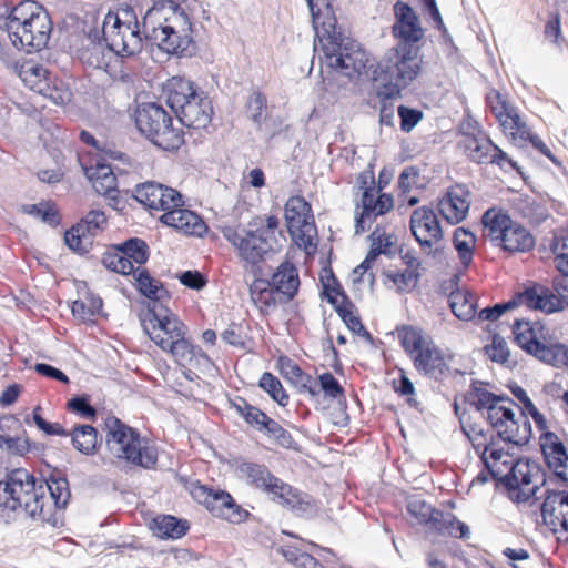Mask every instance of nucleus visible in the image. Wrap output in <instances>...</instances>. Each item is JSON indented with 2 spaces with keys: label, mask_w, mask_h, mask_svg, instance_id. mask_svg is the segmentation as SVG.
<instances>
[{
  "label": "nucleus",
  "mask_w": 568,
  "mask_h": 568,
  "mask_svg": "<svg viewBox=\"0 0 568 568\" xmlns=\"http://www.w3.org/2000/svg\"><path fill=\"white\" fill-rule=\"evenodd\" d=\"M102 33L108 47L115 52L135 55L142 49L140 23L130 6L122 7L116 12L109 11L103 20Z\"/></svg>",
  "instance_id": "nucleus-14"
},
{
  "label": "nucleus",
  "mask_w": 568,
  "mask_h": 568,
  "mask_svg": "<svg viewBox=\"0 0 568 568\" xmlns=\"http://www.w3.org/2000/svg\"><path fill=\"white\" fill-rule=\"evenodd\" d=\"M34 22L29 26H27L24 29H30L27 33L30 36L28 39L22 38L21 34H9L12 44L19 49L23 50L27 53L38 52L44 49L50 40L51 32H52V21L51 18L48 19V26L44 28V32L41 34L42 40L38 38V34H34Z\"/></svg>",
  "instance_id": "nucleus-49"
},
{
  "label": "nucleus",
  "mask_w": 568,
  "mask_h": 568,
  "mask_svg": "<svg viewBox=\"0 0 568 568\" xmlns=\"http://www.w3.org/2000/svg\"><path fill=\"white\" fill-rule=\"evenodd\" d=\"M485 102L498 123L501 133L513 144L524 146L530 143L535 150L549 159L554 164L558 165L560 163L546 143L532 132L525 118L506 94L491 89L487 92Z\"/></svg>",
  "instance_id": "nucleus-9"
},
{
  "label": "nucleus",
  "mask_w": 568,
  "mask_h": 568,
  "mask_svg": "<svg viewBox=\"0 0 568 568\" xmlns=\"http://www.w3.org/2000/svg\"><path fill=\"white\" fill-rule=\"evenodd\" d=\"M105 448L119 462L144 469H153L158 464L155 443L115 415L109 414L102 425Z\"/></svg>",
  "instance_id": "nucleus-4"
},
{
  "label": "nucleus",
  "mask_w": 568,
  "mask_h": 568,
  "mask_svg": "<svg viewBox=\"0 0 568 568\" xmlns=\"http://www.w3.org/2000/svg\"><path fill=\"white\" fill-rule=\"evenodd\" d=\"M48 19H50L48 11L39 2L34 0L20 1L10 10L7 23L9 34H21L22 38L28 39L30 36L27 32L30 29L24 28L34 22V34L37 33L38 38L42 40L41 33L48 26Z\"/></svg>",
  "instance_id": "nucleus-24"
},
{
  "label": "nucleus",
  "mask_w": 568,
  "mask_h": 568,
  "mask_svg": "<svg viewBox=\"0 0 568 568\" xmlns=\"http://www.w3.org/2000/svg\"><path fill=\"white\" fill-rule=\"evenodd\" d=\"M18 74L30 90L57 105H65L72 100L69 85L33 59L22 61L18 67Z\"/></svg>",
  "instance_id": "nucleus-19"
},
{
  "label": "nucleus",
  "mask_w": 568,
  "mask_h": 568,
  "mask_svg": "<svg viewBox=\"0 0 568 568\" xmlns=\"http://www.w3.org/2000/svg\"><path fill=\"white\" fill-rule=\"evenodd\" d=\"M108 217L101 210H91L64 234L65 244L75 252H87L92 239L105 230Z\"/></svg>",
  "instance_id": "nucleus-26"
},
{
  "label": "nucleus",
  "mask_w": 568,
  "mask_h": 568,
  "mask_svg": "<svg viewBox=\"0 0 568 568\" xmlns=\"http://www.w3.org/2000/svg\"><path fill=\"white\" fill-rule=\"evenodd\" d=\"M459 274H452L440 284V290L448 296L452 313L462 321H474L477 315V296L468 288L460 286Z\"/></svg>",
  "instance_id": "nucleus-31"
},
{
  "label": "nucleus",
  "mask_w": 568,
  "mask_h": 568,
  "mask_svg": "<svg viewBox=\"0 0 568 568\" xmlns=\"http://www.w3.org/2000/svg\"><path fill=\"white\" fill-rule=\"evenodd\" d=\"M48 490L49 495L45 496V513L50 515L53 508H63L70 499L69 483L65 478H50L43 485V491Z\"/></svg>",
  "instance_id": "nucleus-47"
},
{
  "label": "nucleus",
  "mask_w": 568,
  "mask_h": 568,
  "mask_svg": "<svg viewBox=\"0 0 568 568\" xmlns=\"http://www.w3.org/2000/svg\"><path fill=\"white\" fill-rule=\"evenodd\" d=\"M102 298L88 291L80 298L72 302L71 313L79 323L93 325L102 316Z\"/></svg>",
  "instance_id": "nucleus-41"
},
{
  "label": "nucleus",
  "mask_w": 568,
  "mask_h": 568,
  "mask_svg": "<svg viewBox=\"0 0 568 568\" xmlns=\"http://www.w3.org/2000/svg\"><path fill=\"white\" fill-rule=\"evenodd\" d=\"M258 386L281 407L288 405L290 395L274 374L264 372L258 381Z\"/></svg>",
  "instance_id": "nucleus-55"
},
{
  "label": "nucleus",
  "mask_w": 568,
  "mask_h": 568,
  "mask_svg": "<svg viewBox=\"0 0 568 568\" xmlns=\"http://www.w3.org/2000/svg\"><path fill=\"white\" fill-rule=\"evenodd\" d=\"M257 433L264 435L277 446L283 448H292L294 445V438L292 434L285 429L277 420L268 415L264 419L262 427Z\"/></svg>",
  "instance_id": "nucleus-53"
},
{
  "label": "nucleus",
  "mask_w": 568,
  "mask_h": 568,
  "mask_svg": "<svg viewBox=\"0 0 568 568\" xmlns=\"http://www.w3.org/2000/svg\"><path fill=\"white\" fill-rule=\"evenodd\" d=\"M69 436L74 449L84 455H94L102 444L98 429L91 425H78Z\"/></svg>",
  "instance_id": "nucleus-46"
},
{
  "label": "nucleus",
  "mask_w": 568,
  "mask_h": 568,
  "mask_svg": "<svg viewBox=\"0 0 568 568\" xmlns=\"http://www.w3.org/2000/svg\"><path fill=\"white\" fill-rule=\"evenodd\" d=\"M150 251L145 241L139 237L126 240L120 245L112 246L102 256L103 265L115 273L134 276L136 281L141 272H148L142 266L149 260ZM136 286V282H134Z\"/></svg>",
  "instance_id": "nucleus-20"
},
{
  "label": "nucleus",
  "mask_w": 568,
  "mask_h": 568,
  "mask_svg": "<svg viewBox=\"0 0 568 568\" xmlns=\"http://www.w3.org/2000/svg\"><path fill=\"white\" fill-rule=\"evenodd\" d=\"M280 222L277 216H256L247 226H224L222 234L234 247L239 258L254 266L264 260V256L273 250L272 240Z\"/></svg>",
  "instance_id": "nucleus-8"
},
{
  "label": "nucleus",
  "mask_w": 568,
  "mask_h": 568,
  "mask_svg": "<svg viewBox=\"0 0 568 568\" xmlns=\"http://www.w3.org/2000/svg\"><path fill=\"white\" fill-rule=\"evenodd\" d=\"M335 312L338 314L349 331L359 336H369V333L364 327L361 317L357 315L356 307L352 301L338 306Z\"/></svg>",
  "instance_id": "nucleus-56"
},
{
  "label": "nucleus",
  "mask_w": 568,
  "mask_h": 568,
  "mask_svg": "<svg viewBox=\"0 0 568 568\" xmlns=\"http://www.w3.org/2000/svg\"><path fill=\"white\" fill-rule=\"evenodd\" d=\"M371 247L369 253L371 257L378 256L381 254L390 255L393 253L394 246V235L389 233L382 232L378 227H376L371 234Z\"/></svg>",
  "instance_id": "nucleus-58"
},
{
  "label": "nucleus",
  "mask_w": 568,
  "mask_h": 568,
  "mask_svg": "<svg viewBox=\"0 0 568 568\" xmlns=\"http://www.w3.org/2000/svg\"><path fill=\"white\" fill-rule=\"evenodd\" d=\"M136 290L149 300L143 328L150 339L182 368H197L209 359L187 337V326L169 308L171 295L160 280L148 272L136 278Z\"/></svg>",
  "instance_id": "nucleus-1"
},
{
  "label": "nucleus",
  "mask_w": 568,
  "mask_h": 568,
  "mask_svg": "<svg viewBox=\"0 0 568 568\" xmlns=\"http://www.w3.org/2000/svg\"><path fill=\"white\" fill-rule=\"evenodd\" d=\"M481 462L491 478L504 484L517 503L528 501L544 483V474L536 463L517 458L500 443Z\"/></svg>",
  "instance_id": "nucleus-2"
},
{
  "label": "nucleus",
  "mask_w": 568,
  "mask_h": 568,
  "mask_svg": "<svg viewBox=\"0 0 568 568\" xmlns=\"http://www.w3.org/2000/svg\"><path fill=\"white\" fill-rule=\"evenodd\" d=\"M169 106L176 113L197 94L194 83L183 77H172L163 85Z\"/></svg>",
  "instance_id": "nucleus-39"
},
{
  "label": "nucleus",
  "mask_w": 568,
  "mask_h": 568,
  "mask_svg": "<svg viewBox=\"0 0 568 568\" xmlns=\"http://www.w3.org/2000/svg\"><path fill=\"white\" fill-rule=\"evenodd\" d=\"M234 470L239 478L244 479L248 485L260 490L266 487L273 476L264 464L254 462L235 460Z\"/></svg>",
  "instance_id": "nucleus-45"
},
{
  "label": "nucleus",
  "mask_w": 568,
  "mask_h": 568,
  "mask_svg": "<svg viewBox=\"0 0 568 568\" xmlns=\"http://www.w3.org/2000/svg\"><path fill=\"white\" fill-rule=\"evenodd\" d=\"M187 490L192 498L215 518L240 525L251 516V513L237 504L234 497L224 489H215L195 480L189 485Z\"/></svg>",
  "instance_id": "nucleus-18"
},
{
  "label": "nucleus",
  "mask_w": 568,
  "mask_h": 568,
  "mask_svg": "<svg viewBox=\"0 0 568 568\" xmlns=\"http://www.w3.org/2000/svg\"><path fill=\"white\" fill-rule=\"evenodd\" d=\"M407 511L417 520L418 524L430 527L437 508H434L422 499H414L409 501Z\"/></svg>",
  "instance_id": "nucleus-61"
},
{
  "label": "nucleus",
  "mask_w": 568,
  "mask_h": 568,
  "mask_svg": "<svg viewBox=\"0 0 568 568\" xmlns=\"http://www.w3.org/2000/svg\"><path fill=\"white\" fill-rule=\"evenodd\" d=\"M281 552L288 562L300 568H317L320 565L315 557L293 546L282 548Z\"/></svg>",
  "instance_id": "nucleus-60"
},
{
  "label": "nucleus",
  "mask_w": 568,
  "mask_h": 568,
  "mask_svg": "<svg viewBox=\"0 0 568 568\" xmlns=\"http://www.w3.org/2000/svg\"><path fill=\"white\" fill-rule=\"evenodd\" d=\"M246 106L252 120L255 123L261 124L267 109V99L265 94L260 90L254 91L248 97Z\"/></svg>",
  "instance_id": "nucleus-64"
},
{
  "label": "nucleus",
  "mask_w": 568,
  "mask_h": 568,
  "mask_svg": "<svg viewBox=\"0 0 568 568\" xmlns=\"http://www.w3.org/2000/svg\"><path fill=\"white\" fill-rule=\"evenodd\" d=\"M312 13L313 27L316 30L326 26L333 27L336 17L331 0H306Z\"/></svg>",
  "instance_id": "nucleus-54"
},
{
  "label": "nucleus",
  "mask_w": 568,
  "mask_h": 568,
  "mask_svg": "<svg viewBox=\"0 0 568 568\" xmlns=\"http://www.w3.org/2000/svg\"><path fill=\"white\" fill-rule=\"evenodd\" d=\"M382 275L384 285L399 294L413 292L420 278V272L407 268H387Z\"/></svg>",
  "instance_id": "nucleus-43"
},
{
  "label": "nucleus",
  "mask_w": 568,
  "mask_h": 568,
  "mask_svg": "<svg viewBox=\"0 0 568 568\" xmlns=\"http://www.w3.org/2000/svg\"><path fill=\"white\" fill-rule=\"evenodd\" d=\"M67 409L71 413L79 415L82 418L94 420L97 417V409L90 404L87 395L75 396L68 400Z\"/></svg>",
  "instance_id": "nucleus-63"
},
{
  "label": "nucleus",
  "mask_w": 568,
  "mask_h": 568,
  "mask_svg": "<svg viewBox=\"0 0 568 568\" xmlns=\"http://www.w3.org/2000/svg\"><path fill=\"white\" fill-rule=\"evenodd\" d=\"M135 124L152 143L166 151H174L184 144V131L162 105L142 103L135 111Z\"/></svg>",
  "instance_id": "nucleus-13"
},
{
  "label": "nucleus",
  "mask_w": 568,
  "mask_h": 568,
  "mask_svg": "<svg viewBox=\"0 0 568 568\" xmlns=\"http://www.w3.org/2000/svg\"><path fill=\"white\" fill-rule=\"evenodd\" d=\"M230 406L255 432L260 430L267 416L260 407L252 405L246 398L239 395L230 399Z\"/></svg>",
  "instance_id": "nucleus-48"
},
{
  "label": "nucleus",
  "mask_w": 568,
  "mask_h": 568,
  "mask_svg": "<svg viewBox=\"0 0 568 568\" xmlns=\"http://www.w3.org/2000/svg\"><path fill=\"white\" fill-rule=\"evenodd\" d=\"M160 221L185 235L202 236L207 231V225L196 213L176 206L160 216Z\"/></svg>",
  "instance_id": "nucleus-36"
},
{
  "label": "nucleus",
  "mask_w": 568,
  "mask_h": 568,
  "mask_svg": "<svg viewBox=\"0 0 568 568\" xmlns=\"http://www.w3.org/2000/svg\"><path fill=\"white\" fill-rule=\"evenodd\" d=\"M470 206V192L463 184H455L448 189L438 202L442 216L450 224H458L467 216Z\"/></svg>",
  "instance_id": "nucleus-33"
},
{
  "label": "nucleus",
  "mask_w": 568,
  "mask_h": 568,
  "mask_svg": "<svg viewBox=\"0 0 568 568\" xmlns=\"http://www.w3.org/2000/svg\"><path fill=\"white\" fill-rule=\"evenodd\" d=\"M268 282L277 292L280 303H290L298 293L301 280L297 267L290 261L282 262L273 272Z\"/></svg>",
  "instance_id": "nucleus-35"
},
{
  "label": "nucleus",
  "mask_w": 568,
  "mask_h": 568,
  "mask_svg": "<svg viewBox=\"0 0 568 568\" xmlns=\"http://www.w3.org/2000/svg\"><path fill=\"white\" fill-rule=\"evenodd\" d=\"M540 509L544 523L558 541L568 544V491H549Z\"/></svg>",
  "instance_id": "nucleus-28"
},
{
  "label": "nucleus",
  "mask_w": 568,
  "mask_h": 568,
  "mask_svg": "<svg viewBox=\"0 0 568 568\" xmlns=\"http://www.w3.org/2000/svg\"><path fill=\"white\" fill-rule=\"evenodd\" d=\"M131 57L94 44L83 52L82 59L90 67L105 71L114 80L129 81L136 73V68L128 60Z\"/></svg>",
  "instance_id": "nucleus-23"
},
{
  "label": "nucleus",
  "mask_w": 568,
  "mask_h": 568,
  "mask_svg": "<svg viewBox=\"0 0 568 568\" xmlns=\"http://www.w3.org/2000/svg\"><path fill=\"white\" fill-rule=\"evenodd\" d=\"M396 334L400 347L419 375L438 381L448 373V357L424 328L402 324L396 326Z\"/></svg>",
  "instance_id": "nucleus-6"
},
{
  "label": "nucleus",
  "mask_w": 568,
  "mask_h": 568,
  "mask_svg": "<svg viewBox=\"0 0 568 568\" xmlns=\"http://www.w3.org/2000/svg\"><path fill=\"white\" fill-rule=\"evenodd\" d=\"M424 70L419 45L395 43L383 57L369 65V79L385 88L384 97H402V93Z\"/></svg>",
  "instance_id": "nucleus-3"
},
{
  "label": "nucleus",
  "mask_w": 568,
  "mask_h": 568,
  "mask_svg": "<svg viewBox=\"0 0 568 568\" xmlns=\"http://www.w3.org/2000/svg\"><path fill=\"white\" fill-rule=\"evenodd\" d=\"M149 529L152 535L159 539H180L184 537L189 529V521L178 518L173 515L161 514L152 518L149 523Z\"/></svg>",
  "instance_id": "nucleus-40"
},
{
  "label": "nucleus",
  "mask_w": 568,
  "mask_h": 568,
  "mask_svg": "<svg viewBox=\"0 0 568 568\" xmlns=\"http://www.w3.org/2000/svg\"><path fill=\"white\" fill-rule=\"evenodd\" d=\"M176 123L182 128L187 126L194 130L206 129L213 116V106L206 95L197 93L176 113Z\"/></svg>",
  "instance_id": "nucleus-34"
},
{
  "label": "nucleus",
  "mask_w": 568,
  "mask_h": 568,
  "mask_svg": "<svg viewBox=\"0 0 568 568\" xmlns=\"http://www.w3.org/2000/svg\"><path fill=\"white\" fill-rule=\"evenodd\" d=\"M476 243L477 239L470 231L464 227H457L455 230L453 244L465 270L468 268L473 262Z\"/></svg>",
  "instance_id": "nucleus-52"
},
{
  "label": "nucleus",
  "mask_w": 568,
  "mask_h": 568,
  "mask_svg": "<svg viewBox=\"0 0 568 568\" xmlns=\"http://www.w3.org/2000/svg\"><path fill=\"white\" fill-rule=\"evenodd\" d=\"M286 226L293 241L306 253L315 250L316 226L311 204L301 195L288 197L284 206Z\"/></svg>",
  "instance_id": "nucleus-21"
},
{
  "label": "nucleus",
  "mask_w": 568,
  "mask_h": 568,
  "mask_svg": "<svg viewBox=\"0 0 568 568\" xmlns=\"http://www.w3.org/2000/svg\"><path fill=\"white\" fill-rule=\"evenodd\" d=\"M143 32L165 31L192 24L189 14L173 3L159 2L150 8L143 17Z\"/></svg>",
  "instance_id": "nucleus-29"
},
{
  "label": "nucleus",
  "mask_w": 568,
  "mask_h": 568,
  "mask_svg": "<svg viewBox=\"0 0 568 568\" xmlns=\"http://www.w3.org/2000/svg\"><path fill=\"white\" fill-rule=\"evenodd\" d=\"M483 232L497 247L508 253H527L535 246V237L519 222L500 207H490L481 216Z\"/></svg>",
  "instance_id": "nucleus-12"
},
{
  "label": "nucleus",
  "mask_w": 568,
  "mask_h": 568,
  "mask_svg": "<svg viewBox=\"0 0 568 568\" xmlns=\"http://www.w3.org/2000/svg\"><path fill=\"white\" fill-rule=\"evenodd\" d=\"M457 148L473 163L496 165L500 170L517 169V163L500 149L478 121L468 118L458 129Z\"/></svg>",
  "instance_id": "nucleus-11"
},
{
  "label": "nucleus",
  "mask_w": 568,
  "mask_h": 568,
  "mask_svg": "<svg viewBox=\"0 0 568 568\" xmlns=\"http://www.w3.org/2000/svg\"><path fill=\"white\" fill-rule=\"evenodd\" d=\"M463 433L470 442L474 450L479 456L480 460L488 454L497 444L500 443L495 436V430L490 427L476 422L460 420Z\"/></svg>",
  "instance_id": "nucleus-38"
},
{
  "label": "nucleus",
  "mask_w": 568,
  "mask_h": 568,
  "mask_svg": "<svg viewBox=\"0 0 568 568\" xmlns=\"http://www.w3.org/2000/svg\"><path fill=\"white\" fill-rule=\"evenodd\" d=\"M250 296L252 303L264 316L273 313L280 303L277 292L266 278H255L250 285Z\"/></svg>",
  "instance_id": "nucleus-42"
},
{
  "label": "nucleus",
  "mask_w": 568,
  "mask_h": 568,
  "mask_svg": "<svg viewBox=\"0 0 568 568\" xmlns=\"http://www.w3.org/2000/svg\"><path fill=\"white\" fill-rule=\"evenodd\" d=\"M511 332L514 342L523 351L554 367L568 369V345L556 342L544 323L516 320Z\"/></svg>",
  "instance_id": "nucleus-10"
},
{
  "label": "nucleus",
  "mask_w": 568,
  "mask_h": 568,
  "mask_svg": "<svg viewBox=\"0 0 568 568\" xmlns=\"http://www.w3.org/2000/svg\"><path fill=\"white\" fill-rule=\"evenodd\" d=\"M393 10L395 22L392 26V34L398 40L396 43L418 45L425 37V30L417 13L408 3L400 0L394 4Z\"/></svg>",
  "instance_id": "nucleus-32"
},
{
  "label": "nucleus",
  "mask_w": 568,
  "mask_h": 568,
  "mask_svg": "<svg viewBox=\"0 0 568 568\" xmlns=\"http://www.w3.org/2000/svg\"><path fill=\"white\" fill-rule=\"evenodd\" d=\"M544 37L547 41L557 47L568 44L567 39L562 36L561 17L559 12L555 11L548 14L544 27Z\"/></svg>",
  "instance_id": "nucleus-57"
},
{
  "label": "nucleus",
  "mask_w": 568,
  "mask_h": 568,
  "mask_svg": "<svg viewBox=\"0 0 568 568\" xmlns=\"http://www.w3.org/2000/svg\"><path fill=\"white\" fill-rule=\"evenodd\" d=\"M277 503L285 508L302 515L317 511L316 500L311 495L298 491L292 486H290V491H287V494L285 491Z\"/></svg>",
  "instance_id": "nucleus-51"
},
{
  "label": "nucleus",
  "mask_w": 568,
  "mask_h": 568,
  "mask_svg": "<svg viewBox=\"0 0 568 568\" xmlns=\"http://www.w3.org/2000/svg\"><path fill=\"white\" fill-rule=\"evenodd\" d=\"M517 410L518 405L513 399L503 397L490 406L487 420L505 443L523 446L530 440L532 428L528 417Z\"/></svg>",
  "instance_id": "nucleus-15"
},
{
  "label": "nucleus",
  "mask_w": 568,
  "mask_h": 568,
  "mask_svg": "<svg viewBox=\"0 0 568 568\" xmlns=\"http://www.w3.org/2000/svg\"><path fill=\"white\" fill-rule=\"evenodd\" d=\"M133 196L149 210L162 211L163 213L184 205L180 192L152 181L136 185Z\"/></svg>",
  "instance_id": "nucleus-27"
},
{
  "label": "nucleus",
  "mask_w": 568,
  "mask_h": 568,
  "mask_svg": "<svg viewBox=\"0 0 568 568\" xmlns=\"http://www.w3.org/2000/svg\"><path fill=\"white\" fill-rule=\"evenodd\" d=\"M105 158L87 152L79 155V162L94 191L115 202V206L119 201L118 179Z\"/></svg>",
  "instance_id": "nucleus-22"
},
{
  "label": "nucleus",
  "mask_w": 568,
  "mask_h": 568,
  "mask_svg": "<svg viewBox=\"0 0 568 568\" xmlns=\"http://www.w3.org/2000/svg\"><path fill=\"white\" fill-rule=\"evenodd\" d=\"M409 227L422 248H432L443 240V230L435 211L419 206L412 212Z\"/></svg>",
  "instance_id": "nucleus-30"
},
{
  "label": "nucleus",
  "mask_w": 568,
  "mask_h": 568,
  "mask_svg": "<svg viewBox=\"0 0 568 568\" xmlns=\"http://www.w3.org/2000/svg\"><path fill=\"white\" fill-rule=\"evenodd\" d=\"M192 33V24H187L179 29H166L145 34L152 38L162 51L169 54H184L193 43Z\"/></svg>",
  "instance_id": "nucleus-37"
},
{
  "label": "nucleus",
  "mask_w": 568,
  "mask_h": 568,
  "mask_svg": "<svg viewBox=\"0 0 568 568\" xmlns=\"http://www.w3.org/2000/svg\"><path fill=\"white\" fill-rule=\"evenodd\" d=\"M318 384L321 390L324 393L326 397L337 400L345 398V392L343 386L332 373L325 372L321 374L318 376Z\"/></svg>",
  "instance_id": "nucleus-62"
},
{
  "label": "nucleus",
  "mask_w": 568,
  "mask_h": 568,
  "mask_svg": "<svg viewBox=\"0 0 568 568\" xmlns=\"http://www.w3.org/2000/svg\"><path fill=\"white\" fill-rule=\"evenodd\" d=\"M550 250L555 255V267L559 272L552 280V290L534 283L513 296L514 308L524 305L550 314L568 307V236L555 235Z\"/></svg>",
  "instance_id": "nucleus-5"
},
{
  "label": "nucleus",
  "mask_w": 568,
  "mask_h": 568,
  "mask_svg": "<svg viewBox=\"0 0 568 568\" xmlns=\"http://www.w3.org/2000/svg\"><path fill=\"white\" fill-rule=\"evenodd\" d=\"M357 183L362 194L355 205V233L361 234L369 230L378 216L392 212L395 201L393 194L375 189L373 172H362Z\"/></svg>",
  "instance_id": "nucleus-16"
},
{
  "label": "nucleus",
  "mask_w": 568,
  "mask_h": 568,
  "mask_svg": "<svg viewBox=\"0 0 568 568\" xmlns=\"http://www.w3.org/2000/svg\"><path fill=\"white\" fill-rule=\"evenodd\" d=\"M539 446L544 460L555 478L568 487V453L560 437L548 429L540 430Z\"/></svg>",
  "instance_id": "nucleus-25"
},
{
  "label": "nucleus",
  "mask_w": 568,
  "mask_h": 568,
  "mask_svg": "<svg viewBox=\"0 0 568 568\" xmlns=\"http://www.w3.org/2000/svg\"><path fill=\"white\" fill-rule=\"evenodd\" d=\"M438 535H447L453 538L467 539L470 536L469 527L460 521L454 514L437 509L429 527Z\"/></svg>",
  "instance_id": "nucleus-44"
},
{
  "label": "nucleus",
  "mask_w": 568,
  "mask_h": 568,
  "mask_svg": "<svg viewBox=\"0 0 568 568\" xmlns=\"http://www.w3.org/2000/svg\"><path fill=\"white\" fill-rule=\"evenodd\" d=\"M484 351L490 361L498 364L508 363L510 357V351L506 339L498 334L491 337L490 344L485 345Z\"/></svg>",
  "instance_id": "nucleus-59"
},
{
  "label": "nucleus",
  "mask_w": 568,
  "mask_h": 568,
  "mask_svg": "<svg viewBox=\"0 0 568 568\" xmlns=\"http://www.w3.org/2000/svg\"><path fill=\"white\" fill-rule=\"evenodd\" d=\"M9 497V509H22L31 517L44 518L45 495L43 485H36V478L28 470L17 468L7 475L4 481Z\"/></svg>",
  "instance_id": "nucleus-17"
},
{
  "label": "nucleus",
  "mask_w": 568,
  "mask_h": 568,
  "mask_svg": "<svg viewBox=\"0 0 568 568\" xmlns=\"http://www.w3.org/2000/svg\"><path fill=\"white\" fill-rule=\"evenodd\" d=\"M420 179L418 168L414 165L406 166L399 174L397 180V197L402 203L414 206L418 203L417 196H410V193L418 189Z\"/></svg>",
  "instance_id": "nucleus-50"
},
{
  "label": "nucleus",
  "mask_w": 568,
  "mask_h": 568,
  "mask_svg": "<svg viewBox=\"0 0 568 568\" xmlns=\"http://www.w3.org/2000/svg\"><path fill=\"white\" fill-rule=\"evenodd\" d=\"M316 32L322 59L333 70L342 72L348 78L359 75L363 71L369 77V53L352 39H345L337 28V21L333 27L320 28Z\"/></svg>",
  "instance_id": "nucleus-7"
}]
</instances>
